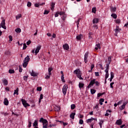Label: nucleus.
Masks as SVG:
<instances>
[{
  "label": "nucleus",
  "instance_id": "1",
  "mask_svg": "<svg viewBox=\"0 0 128 128\" xmlns=\"http://www.w3.org/2000/svg\"><path fill=\"white\" fill-rule=\"evenodd\" d=\"M40 122L42 123L43 128H48V122L46 119L41 118L39 120Z\"/></svg>",
  "mask_w": 128,
  "mask_h": 128
},
{
  "label": "nucleus",
  "instance_id": "2",
  "mask_svg": "<svg viewBox=\"0 0 128 128\" xmlns=\"http://www.w3.org/2000/svg\"><path fill=\"white\" fill-rule=\"evenodd\" d=\"M30 56H27L26 58H24V60H23L24 62L22 64L23 68H26L28 64V62H30Z\"/></svg>",
  "mask_w": 128,
  "mask_h": 128
},
{
  "label": "nucleus",
  "instance_id": "3",
  "mask_svg": "<svg viewBox=\"0 0 128 128\" xmlns=\"http://www.w3.org/2000/svg\"><path fill=\"white\" fill-rule=\"evenodd\" d=\"M74 74H76L77 77L80 80H84V78L82 77V73H80V69H76L75 70H74Z\"/></svg>",
  "mask_w": 128,
  "mask_h": 128
},
{
  "label": "nucleus",
  "instance_id": "4",
  "mask_svg": "<svg viewBox=\"0 0 128 128\" xmlns=\"http://www.w3.org/2000/svg\"><path fill=\"white\" fill-rule=\"evenodd\" d=\"M21 102H22V104L24 106V108H27L28 106H30V105L26 102V100L24 99H22Z\"/></svg>",
  "mask_w": 128,
  "mask_h": 128
},
{
  "label": "nucleus",
  "instance_id": "5",
  "mask_svg": "<svg viewBox=\"0 0 128 128\" xmlns=\"http://www.w3.org/2000/svg\"><path fill=\"white\" fill-rule=\"evenodd\" d=\"M68 85L66 84H64L62 88V92L64 94V96H66V92H68Z\"/></svg>",
  "mask_w": 128,
  "mask_h": 128
},
{
  "label": "nucleus",
  "instance_id": "6",
  "mask_svg": "<svg viewBox=\"0 0 128 128\" xmlns=\"http://www.w3.org/2000/svg\"><path fill=\"white\" fill-rule=\"evenodd\" d=\"M0 28H2L4 30H6V20H2Z\"/></svg>",
  "mask_w": 128,
  "mask_h": 128
},
{
  "label": "nucleus",
  "instance_id": "7",
  "mask_svg": "<svg viewBox=\"0 0 128 128\" xmlns=\"http://www.w3.org/2000/svg\"><path fill=\"white\" fill-rule=\"evenodd\" d=\"M88 52H86L84 55V62L85 64L88 62Z\"/></svg>",
  "mask_w": 128,
  "mask_h": 128
},
{
  "label": "nucleus",
  "instance_id": "8",
  "mask_svg": "<svg viewBox=\"0 0 128 128\" xmlns=\"http://www.w3.org/2000/svg\"><path fill=\"white\" fill-rule=\"evenodd\" d=\"M40 48H42V46L39 45L36 48V50H35V54L36 56L38 52H40Z\"/></svg>",
  "mask_w": 128,
  "mask_h": 128
},
{
  "label": "nucleus",
  "instance_id": "9",
  "mask_svg": "<svg viewBox=\"0 0 128 128\" xmlns=\"http://www.w3.org/2000/svg\"><path fill=\"white\" fill-rule=\"evenodd\" d=\"M63 48L66 50H68V49L70 48V46H68V44H66L63 45Z\"/></svg>",
  "mask_w": 128,
  "mask_h": 128
},
{
  "label": "nucleus",
  "instance_id": "10",
  "mask_svg": "<svg viewBox=\"0 0 128 128\" xmlns=\"http://www.w3.org/2000/svg\"><path fill=\"white\" fill-rule=\"evenodd\" d=\"M30 75L32 76H38V73L34 72V70H32L31 72H30Z\"/></svg>",
  "mask_w": 128,
  "mask_h": 128
},
{
  "label": "nucleus",
  "instance_id": "11",
  "mask_svg": "<svg viewBox=\"0 0 128 128\" xmlns=\"http://www.w3.org/2000/svg\"><path fill=\"white\" fill-rule=\"evenodd\" d=\"M116 124H118V126H122V120H118L116 121Z\"/></svg>",
  "mask_w": 128,
  "mask_h": 128
},
{
  "label": "nucleus",
  "instance_id": "12",
  "mask_svg": "<svg viewBox=\"0 0 128 128\" xmlns=\"http://www.w3.org/2000/svg\"><path fill=\"white\" fill-rule=\"evenodd\" d=\"M82 34H80L76 36V39L77 40H82Z\"/></svg>",
  "mask_w": 128,
  "mask_h": 128
},
{
  "label": "nucleus",
  "instance_id": "13",
  "mask_svg": "<svg viewBox=\"0 0 128 128\" xmlns=\"http://www.w3.org/2000/svg\"><path fill=\"white\" fill-rule=\"evenodd\" d=\"M4 104L5 106H8V100L7 98L4 99Z\"/></svg>",
  "mask_w": 128,
  "mask_h": 128
},
{
  "label": "nucleus",
  "instance_id": "14",
  "mask_svg": "<svg viewBox=\"0 0 128 128\" xmlns=\"http://www.w3.org/2000/svg\"><path fill=\"white\" fill-rule=\"evenodd\" d=\"M54 110H55V112H60V106H56L54 108Z\"/></svg>",
  "mask_w": 128,
  "mask_h": 128
},
{
  "label": "nucleus",
  "instance_id": "15",
  "mask_svg": "<svg viewBox=\"0 0 128 128\" xmlns=\"http://www.w3.org/2000/svg\"><path fill=\"white\" fill-rule=\"evenodd\" d=\"M98 48L100 50V44H96V45L95 50H98Z\"/></svg>",
  "mask_w": 128,
  "mask_h": 128
},
{
  "label": "nucleus",
  "instance_id": "16",
  "mask_svg": "<svg viewBox=\"0 0 128 128\" xmlns=\"http://www.w3.org/2000/svg\"><path fill=\"white\" fill-rule=\"evenodd\" d=\"M76 116V112H72L70 114V118L72 120H74V116Z\"/></svg>",
  "mask_w": 128,
  "mask_h": 128
},
{
  "label": "nucleus",
  "instance_id": "17",
  "mask_svg": "<svg viewBox=\"0 0 128 128\" xmlns=\"http://www.w3.org/2000/svg\"><path fill=\"white\" fill-rule=\"evenodd\" d=\"M33 126H38V120H35L33 123Z\"/></svg>",
  "mask_w": 128,
  "mask_h": 128
},
{
  "label": "nucleus",
  "instance_id": "18",
  "mask_svg": "<svg viewBox=\"0 0 128 128\" xmlns=\"http://www.w3.org/2000/svg\"><path fill=\"white\" fill-rule=\"evenodd\" d=\"M92 22H93L94 24H98V18H95L93 19Z\"/></svg>",
  "mask_w": 128,
  "mask_h": 128
},
{
  "label": "nucleus",
  "instance_id": "19",
  "mask_svg": "<svg viewBox=\"0 0 128 128\" xmlns=\"http://www.w3.org/2000/svg\"><path fill=\"white\" fill-rule=\"evenodd\" d=\"M95 83H96V79H93L92 80H90V84L92 86Z\"/></svg>",
  "mask_w": 128,
  "mask_h": 128
},
{
  "label": "nucleus",
  "instance_id": "20",
  "mask_svg": "<svg viewBox=\"0 0 128 128\" xmlns=\"http://www.w3.org/2000/svg\"><path fill=\"white\" fill-rule=\"evenodd\" d=\"M110 10L112 12H114L116 10V7H111Z\"/></svg>",
  "mask_w": 128,
  "mask_h": 128
},
{
  "label": "nucleus",
  "instance_id": "21",
  "mask_svg": "<svg viewBox=\"0 0 128 128\" xmlns=\"http://www.w3.org/2000/svg\"><path fill=\"white\" fill-rule=\"evenodd\" d=\"M52 68H48V74H50V76H52Z\"/></svg>",
  "mask_w": 128,
  "mask_h": 128
},
{
  "label": "nucleus",
  "instance_id": "22",
  "mask_svg": "<svg viewBox=\"0 0 128 128\" xmlns=\"http://www.w3.org/2000/svg\"><path fill=\"white\" fill-rule=\"evenodd\" d=\"M14 94H16V96L18 95V88H17L16 90H14Z\"/></svg>",
  "mask_w": 128,
  "mask_h": 128
},
{
  "label": "nucleus",
  "instance_id": "23",
  "mask_svg": "<svg viewBox=\"0 0 128 128\" xmlns=\"http://www.w3.org/2000/svg\"><path fill=\"white\" fill-rule=\"evenodd\" d=\"M96 90L94 89L90 90L91 94H96Z\"/></svg>",
  "mask_w": 128,
  "mask_h": 128
},
{
  "label": "nucleus",
  "instance_id": "24",
  "mask_svg": "<svg viewBox=\"0 0 128 128\" xmlns=\"http://www.w3.org/2000/svg\"><path fill=\"white\" fill-rule=\"evenodd\" d=\"M108 63L109 64H110V62H112V56H110L108 57Z\"/></svg>",
  "mask_w": 128,
  "mask_h": 128
},
{
  "label": "nucleus",
  "instance_id": "25",
  "mask_svg": "<svg viewBox=\"0 0 128 128\" xmlns=\"http://www.w3.org/2000/svg\"><path fill=\"white\" fill-rule=\"evenodd\" d=\"M111 16H112L113 18H118V16L116 14H112Z\"/></svg>",
  "mask_w": 128,
  "mask_h": 128
},
{
  "label": "nucleus",
  "instance_id": "26",
  "mask_svg": "<svg viewBox=\"0 0 128 128\" xmlns=\"http://www.w3.org/2000/svg\"><path fill=\"white\" fill-rule=\"evenodd\" d=\"M61 80L62 82H66V80H64V76L62 75L61 76Z\"/></svg>",
  "mask_w": 128,
  "mask_h": 128
},
{
  "label": "nucleus",
  "instance_id": "27",
  "mask_svg": "<svg viewBox=\"0 0 128 128\" xmlns=\"http://www.w3.org/2000/svg\"><path fill=\"white\" fill-rule=\"evenodd\" d=\"M84 84H82V83H79V88H82L84 87Z\"/></svg>",
  "mask_w": 128,
  "mask_h": 128
},
{
  "label": "nucleus",
  "instance_id": "28",
  "mask_svg": "<svg viewBox=\"0 0 128 128\" xmlns=\"http://www.w3.org/2000/svg\"><path fill=\"white\" fill-rule=\"evenodd\" d=\"M55 4L54 3H52V5H51V10H54V6H55Z\"/></svg>",
  "mask_w": 128,
  "mask_h": 128
},
{
  "label": "nucleus",
  "instance_id": "29",
  "mask_svg": "<svg viewBox=\"0 0 128 128\" xmlns=\"http://www.w3.org/2000/svg\"><path fill=\"white\" fill-rule=\"evenodd\" d=\"M102 124H104V120H101L99 123L100 128H102Z\"/></svg>",
  "mask_w": 128,
  "mask_h": 128
},
{
  "label": "nucleus",
  "instance_id": "30",
  "mask_svg": "<svg viewBox=\"0 0 128 128\" xmlns=\"http://www.w3.org/2000/svg\"><path fill=\"white\" fill-rule=\"evenodd\" d=\"M126 108V106L122 105L119 108L120 110H124Z\"/></svg>",
  "mask_w": 128,
  "mask_h": 128
},
{
  "label": "nucleus",
  "instance_id": "31",
  "mask_svg": "<svg viewBox=\"0 0 128 128\" xmlns=\"http://www.w3.org/2000/svg\"><path fill=\"white\" fill-rule=\"evenodd\" d=\"M3 82L6 86H8V80H6V79H4Z\"/></svg>",
  "mask_w": 128,
  "mask_h": 128
},
{
  "label": "nucleus",
  "instance_id": "32",
  "mask_svg": "<svg viewBox=\"0 0 128 128\" xmlns=\"http://www.w3.org/2000/svg\"><path fill=\"white\" fill-rule=\"evenodd\" d=\"M16 32L20 33L22 32V30L20 28H17L16 30Z\"/></svg>",
  "mask_w": 128,
  "mask_h": 128
},
{
  "label": "nucleus",
  "instance_id": "33",
  "mask_svg": "<svg viewBox=\"0 0 128 128\" xmlns=\"http://www.w3.org/2000/svg\"><path fill=\"white\" fill-rule=\"evenodd\" d=\"M114 32H116V34H115V36H118V28L114 29Z\"/></svg>",
  "mask_w": 128,
  "mask_h": 128
},
{
  "label": "nucleus",
  "instance_id": "34",
  "mask_svg": "<svg viewBox=\"0 0 128 128\" xmlns=\"http://www.w3.org/2000/svg\"><path fill=\"white\" fill-rule=\"evenodd\" d=\"M92 122V118H90L88 119V120H86V122H87L88 124V122Z\"/></svg>",
  "mask_w": 128,
  "mask_h": 128
},
{
  "label": "nucleus",
  "instance_id": "35",
  "mask_svg": "<svg viewBox=\"0 0 128 128\" xmlns=\"http://www.w3.org/2000/svg\"><path fill=\"white\" fill-rule=\"evenodd\" d=\"M92 12H94V14H96V8H92Z\"/></svg>",
  "mask_w": 128,
  "mask_h": 128
},
{
  "label": "nucleus",
  "instance_id": "36",
  "mask_svg": "<svg viewBox=\"0 0 128 128\" xmlns=\"http://www.w3.org/2000/svg\"><path fill=\"white\" fill-rule=\"evenodd\" d=\"M103 94H104V92L103 93H98L97 95L98 98H100V96H103Z\"/></svg>",
  "mask_w": 128,
  "mask_h": 128
},
{
  "label": "nucleus",
  "instance_id": "37",
  "mask_svg": "<svg viewBox=\"0 0 128 128\" xmlns=\"http://www.w3.org/2000/svg\"><path fill=\"white\" fill-rule=\"evenodd\" d=\"M20 18H22V15L20 14H19L17 16H16V20H20Z\"/></svg>",
  "mask_w": 128,
  "mask_h": 128
},
{
  "label": "nucleus",
  "instance_id": "38",
  "mask_svg": "<svg viewBox=\"0 0 128 128\" xmlns=\"http://www.w3.org/2000/svg\"><path fill=\"white\" fill-rule=\"evenodd\" d=\"M92 32H90L88 34V38H92Z\"/></svg>",
  "mask_w": 128,
  "mask_h": 128
},
{
  "label": "nucleus",
  "instance_id": "39",
  "mask_svg": "<svg viewBox=\"0 0 128 128\" xmlns=\"http://www.w3.org/2000/svg\"><path fill=\"white\" fill-rule=\"evenodd\" d=\"M52 126H56V124H50L48 128H52Z\"/></svg>",
  "mask_w": 128,
  "mask_h": 128
},
{
  "label": "nucleus",
  "instance_id": "40",
  "mask_svg": "<svg viewBox=\"0 0 128 128\" xmlns=\"http://www.w3.org/2000/svg\"><path fill=\"white\" fill-rule=\"evenodd\" d=\"M9 74H14V70L10 69L9 70Z\"/></svg>",
  "mask_w": 128,
  "mask_h": 128
},
{
  "label": "nucleus",
  "instance_id": "41",
  "mask_svg": "<svg viewBox=\"0 0 128 128\" xmlns=\"http://www.w3.org/2000/svg\"><path fill=\"white\" fill-rule=\"evenodd\" d=\"M76 108V105L74 104H71V110H74Z\"/></svg>",
  "mask_w": 128,
  "mask_h": 128
},
{
  "label": "nucleus",
  "instance_id": "42",
  "mask_svg": "<svg viewBox=\"0 0 128 128\" xmlns=\"http://www.w3.org/2000/svg\"><path fill=\"white\" fill-rule=\"evenodd\" d=\"M114 78V74L113 73V72H110V78Z\"/></svg>",
  "mask_w": 128,
  "mask_h": 128
},
{
  "label": "nucleus",
  "instance_id": "43",
  "mask_svg": "<svg viewBox=\"0 0 128 128\" xmlns=\"http://www.w3.org/2000/svg\"><path fill=\"white\" fill-rule=\"evenodd\" d=\"M5 54H6V56H8L10 54V52L8 50L4 52Z\"/></svg>",
  "mask_w": 128,
  "mask_h": 128
},
{
  "label": "nucleus",
  "instance_id": "44",
  "mask_svg": "<svg viewBox=\"0 0 128 128\" xmlns=\"http://www.w3.org/2000/svg\"><path fill=\"white\" fill-rule=\"evenodd\" d=\"M30 102H31V104H32V108H34V106H35L34 100H32L30 101Z\"/></svg>",
  "mask_w": 128,
  "mask_h": 128
},
{
  "label": "nucleus",
  "instance_id": "45",
  "mask_svg": "<svg viewBox=\"0 0 128 128\" xmlns=\"http://www.w3.org/2000/svg\"><path fill=\"white\" fill-rule=\"evenodd\" d=\"M36 90L38 92H42V86L37 87Z\"/></svg>",
  "mask_w": 128,
  "mask_h": 128
},
{
  "label": "nucleus",
  "instance_id": "46",
  "mask_svg": "<svg viewBox=\"0 0 128 128\" xmlns=\"http://www.w3.org/2000/svg\"><path fill=\"white\" fill-rule=\"evenodd\" d=\"M27 6H28V8L32 6V2H28L27 4Z\"/></svg>",
  "mask_w": 128,
  "mask_h": 128
},
{
  "label": "nucleus",
  "instance_id": "47",
  "mask_svg": "<svg viewBox=\"0 0 128 128\" xmlns=\"http://www.w3.org/2000/svg\"><path fill=\"white\" fill-rule=\"evenodd\" d=\"M113 84H114V82H112L110 84V88H114V86H112Z\"/></svg>",
  "mask_w": 128,
  "mask_h": 128
},
{
  "label": "nucleus",
  "instance_id": "48",
  "mask_svg": "<svg viewBox=\"0 0 128 128\" xmlns=\"http://www.w3.org/2000/svg\"><path fill=\"white\" fill-rule=\"evenodd\" d=\"M49 12H50L48 11V10H44V14H48Z\"/></svg>",
  "mask_w": 128,
  "mask_h": 128
},
{
  "label": "nucleus",
  "instance_id": "49",
  "mask_svg": "<svg viewBox=\"0 0 128 128\" xmlns=\"http://www.w3.org/2000/svg\"><path fill=\"white\" fill-rule=\"evenodd\" d=\"M66 14L63 15V16L62 17V20H66Z\"/></svg>",
  "mask_w": 128,
  "mask_h": 128
},
{
  "label": "nucleus",
  "instance_id": "50",
  "mask_svg": "<svg viewBox=\"0 0 128 128\" xmlns=\"http://www.w3.org/2000/svg\"><path fill=\"white\" fill-rule=\"evenodd\" d=\"M79 124H84V120L80 119L79 121Z\"/></svg>",
  "mask_w": 128,
  "mask_h": 128
},
{
  "label": "nucleus",
  "instance_id": "51",
  "mask_svg": "<svg viewBox=\"0 0 128 128\" xmlns=\"http://www.w3.org/2000/svg\"><path fill=\"white\" fill-rule=\"evenodd\" d=\"M116 24H120V20L117 19L116 20Z\"/></svg>",
  "mask_w": 128,
  "mask_h": 128
},
{
  "label": "nucleus",
  "instance_id": "52",
  "mask_svg": "<svg viewBox=\"0 0 128 128\" xmlns=\"http://www.w3.org/2000/svg\"><path fill=\"white\" fill-rule=\"evenodd\" d=\"M8 38H9V39H10L9 40H10V42H12V36H9Z\"/></svg>",
  "mask_w": 128,
  "mask_h": 128
},
{
  "label": "nucleus",
  "instance_id": "53",
  "mask_svg": "<svg viewBox=\"0 0 128 128\" xmlns=\"http://www.w3.org/2000/svg\"><path fill=\"white\" fill-rule=\"evenodd\" d=\"M28 128L32 127V122L30 121H28Z\"/></svg>",
  "mask_w": 128,
  "mask_h": 128
},
{
  "label": "nucleus",
  "instance_id": "54",
  "mask_svg": "<svg viewBox=\"0 0 128 128\" xmlns=\"http://www.w3.org/2000/svg\"><path fill=\"white\" fill-rule=\"evenodd\" d=\"M77 24V28H78V25L80 24V19H78V21L76 22Z\"/></svg>",
  "mask_w": 128,
  "mask_h": 128
},
{
  "label": "nucleus",
  "instance_id": "55",
  "mask_svg": "<svg viewBox=\"0 0 128 128\" xmlns=\"http://www.w3.org/2000/svg\"><path fill=\"white\" fill-rule=\"evenodd\" d=\"M110 64L108 63L106 64V70H108L110 68Z\"/></svg>",
  "mask_w": 128,
  "mask_h": 128
},
{
  "label": "nucleus",
  "instance_id": "56",
  "mask_svg": "<svg viewBox=\"0 0 128 128\" xmlns=\"http://www.w3.org/2000/svg\"><path fill=\"white\" fill-rule=\"evenodd\" d=\"M58 14H59L60 16H62V15H64V12H60Z\"/></svg>",
  "mask_w": 128,
  "mask_h": 128
},
{
  "label": "nucleus",
  "instance_id": "57",
  "mask_svg": "<svg viewBox=\"0 0 128 128\" xmlns=\"http://www.w3.org/2000/svg\"><path fill=\"white\" fill-rule=\"evenodd\" d=\"M26 44H23V50H26Z\"/></svg>",
  "mask_w": 128,
  "mask_h": 128
},
{
  "label": "nucleus",
  "instance_id": "58",
  "mask_svg": "<svg viewBox=\"0 0 128 128\" xmlns=\"http://www.w3.org/2000/svg\"><path fill=\"white\" fill-rule=\"evenodd\" d=\"M22 72V68L20 66H19V72Z\"/></svg>",
  "mask_w": 128,
  "mask_h": 128
},
{
  "label": "nucleus",
  "instance_id": "59",
  "mask_svg": "<svg viewBox=\"0 0 128 128\" xmlns=\"http://www.w3.org/2000/svg\"><path fill=\"white\" fill-rule=\"evenodd\" d=\"M108 73H106V76H105V78H106V80H107L108 78Z\"/></svg>",
  "mask_w": 128,
  "mask_h": 128
},
{
  "label": "nucleus",
  "instance_id": "60",
  "mask_svg": "<svg viewBox=\"0 0 128 128\" xmlns=\"http://www.w3.org/2000/svg\"><path fill=\"white\" fill-rule=\"evenodd\" d=\"M50 78V75L48 74L46 76V80H48V78Z\"/></svg>",
  "mask_w": 128,
  "mask_h": 128
},
{
  "label": "nucleus",
  "instance_id": "61",
  "mask_svg": "<svg viewBox=\"0 0 128 128\" xmlns=\"http://www.w3.org/2000/svg\"><path fill=\"white\" fill-rule=\"evenodd\" d=\"M128 101H126L124 103H123L122 106H126L128 104Z\"/></svg>",
  "mask_w": 128,
  "mask_h": 128
},
{
  "label": "nucleus",
  "instance_id": "62",
  "mask_svg": "<svg viewBox=\"0 0 128 128\" xmlns=\"http://www.w3.org/2000/svg\"><path fill=\"white\" fill-rule=\"evenodd\" d=\"M95 84H96V86H98L100 84V82H98V81H95Z\"/></svg>",
  "mask_w": 128,
  "mask_h": 128
},
{
  "label": "nucleus",
  "instance_id": "63",
  "mask_svg": "<svg viewBox=\"0 0 128 128\" xmlns=\"http://www.w3.org/2000/svg\"><path fill=\"white\" fill-rule=\"evenodd\" d=\"M42 98H44V95L42 94H40V98L39 99L42 100Z\"/></svg>",
  "mask_w": 128,
  "mask_h": 128
},
{
  "label": "nucleus",
  "instance_id": "64",
  "mask_svg": "<svg viewBox=\"0 0 128 128\" xmlns=\"http://www.w3.org/2000/svg\"><path fill=\"white\" fill-rule=\"evenodd\" d=\"M94 64H92L91 65L90 70H92L94 69Z\"/></svg>",
  "mask_w": 128,
  "mask_h": 128
}]
</instances>
